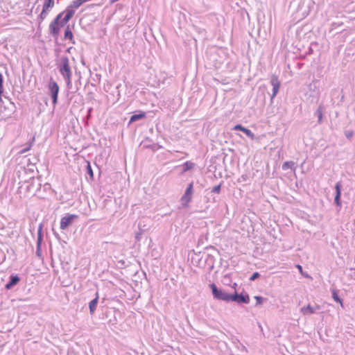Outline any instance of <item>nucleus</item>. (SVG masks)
Listing matches in <instances>:
<instances>
[{
  "instance_id": "f257e3e1",
  "label": "nucleus",
  "mask_w": 355,
  "mask_h": 355,
  "mask_svg": "<svg viewBox=\"0 0 355 355\" xmlns=\"http://www.w3.org/2000/svg\"><path fill=\"white\" fill-rule=\"evenodd\" d=\"M74 13V10L67 8L56 16L49 25V31L53 36H57L58 35L60 26H63L73 17Z\"/></svg>"
},
{
  "instance_id": "f03ea898",
  "label": "nucleus",
  "mask_w": 355,
  "mask_h": 355,
  "mask_svg": "<svg viewBox=\"0 0 355 355\" xmlns=\"http://www.w3.org/2000/svg\"><path fill=\"white\" fill-rule=\"evenodd\" d=\"M58 68L60 74L65 80L67 87L70 89L72 86L71 77L72 75L71 69L69 65V60L67 56H62L60 59V62Z\"/></svg>"
},
{
  "instance_id": "7ed1b4c3",
  "label": "nucleus",
  "mask_w": 355,
  "mask_h": 355,
  "mask_svg": "<svg viewBox=\"0 0 355 355\" xmlns=\"http://www.w3.org/2000/svg\"><path fill=\"white\" fill-rule=\"evenodd\" d=\"M209 286L211 289L212 295L215 299L225 302L230 301L231 294H228L223 290L218 288L215 284H211Z\"/></svg>"
},
{
  "instance_id": "20e7f679",
  "label": "nucleus",
  "mask_w": 355,
  "mask_h": 355,
  "mask_svg": "<svg viewBox=\"0 0 355 355\" xmlns=\"http://www.w3.org/2000/svg\"><path fill=\"white\" fill-rule=\"evenodd\" d=\"M193 193V182H192L188 185L184 193L183 194V196L181 198V202H182V205L183 207H188L189 203L191 200Z\"/></svg>"
},
{
  "instance_id": "39448f33",
  "label": "nucleus",
  "mask_w": 355,
  "mask_h": 355,
  "mask_svg": "<svg viewBox=\"0 0 355 355\" xmlns=\"http://www.w3.org/2000/svg\"><path fill=\"white\" fill-rule=\"evenodd\" d=\"M49 91L50 93V95L52 98V103L54 106L58 103V96L59 92V86L54 80L52 79L50 80L49 85H48Z\"/></svg>"
},
{
  "instance_id": "423d86ee",
  "label": "nucleus",
  "mask_w": 355,
  "mask_h": 355,
  "mask_svg": "<svg viewBox=\"0 0 355 355\" xmlns=\"http://www.w3.org/2000/svg\"><path fill=\"white\" fill-rule=\"evenodd\" d=\"M78 216L75 214H67L62 217L60 220V229L65 230L69 226L71 225L74 219L77 218Z\"/></svg>"
},
{
  "instance_id": "0eeeda50",
  "label": "nucleus",
  "mask_w": 355,
  "mask_h": 355,
  "mask_svg": "<svg viewBox=\"0 0 355 355\" xmlns=\"http://www.w3.org/2000/svg\"><path fill=\"white\" fill-rule=\"evenodd\" d=\"M230 301L236 302L239 304H248L250 302V297L248 294H238L234 293V294H231Z\"/></svg>"
},
{
  "instance_id": "6e6552de",
  "label": "nucleus",
  "mask_w": 355,
  "mask_h": 355,
  "mask_svg": "<svg viewBox=\"0 0 355 355\" xmlns=\"http://www.w3.org/2000/svg\"><path fill=\"white\" fill-rule=\"evenodd\" d=\"M43 239V235H42V224H40L37 230V250L36 254L38 257L42 256V242Z\"/></svg>"
},
{
  "instance_id": "1a4fd4ad",
  "label": "nucleus",
  "mask_w": 355,
  "mask_h": 355,
  "mask_svg": "<svg viewBox=\"0 0 355 355\" xmlns=\"http://www.w3.org/2000/svg\"><path fill=\"white\" fill-rule=\"evenodd\" d=\"M270 83L272 86V94L271 96V98L272 99L278 93L280 87V83L277 76H272L270 80Z\"/></svg>"
},
{
  "instance_id": "9d476101",
  "label": "nucleus",
  "mask_w": 355,
  "mask_h": 355,
  "mask_svg": "<svg viewBox=\"0 0 355 355\" xmlns=\"http://www.w3.org/2000/svg\"><path fill=\"white\" fill-rule=\"evenodd\" d=\"M320 309L319 306H312L310 304H308L306 306H303L300 309V313L303 315H310L316 312L317 310Z\"/></svg>"
},
{
  "instance_id": "9b49d317",
  "label": "nucleus",
  "mask_w": 355,
  "mask_h": 355,
  "mask_svg": "<svg viewBox=\"0 0 355 355\" xmlns=\"http://www.w3.org/2000/svg\"><path fill=\"white\" fill-rule=\"evenodd\" d=\"M341 184L340 182H337L335 187L336 189V196L334 198V202L337 206H341L340 201V195H341Z\"/></svg>"
},
{
  "instance_id": "f8f14e48",
  "label": "nucleus",
  "mask_w": 355,
  "mask_h": 355,
  "mask_svg": "<svg viewBox=\"0 0 355 355\" xmlns=\"http://www.w3.org/2000/svg\"><path fill=\"white\" fill-rule=\"evenodd\" d=\"M19 281L20 279L17 275H12L10 277V281L6 284L5 287L6 289L10 290L17 284Z\"/></svg>"
},
{
  "instance_id": "ddd939ff",
  "label": "nucleus",
  "mask_w": 355,
  "mask_h": 355,
  "mask_svg": "<svg viewBox=\"0 0 355 355\" xmlns=\"http://www.w3.org/2000/svg\"><path fill=\"white\" fill-rule=\"evenodd\" d=\"M234 130L242 131L251 139H254V133L250 130L242 126L241 125L239 124V125H235L234 128Z\"/></svg>"
},
{
  "instance_id": "4468645a",
  "label": "nucleus",
  "mask_w": 355,
  "mask_h": 355,
  "mask_svg": "<svg viewBox=\"0 0 355 355\" xmlns=\"http://www.w3.org/2000/svg\"><path fill=\"white\" fill-rule=\"evenodd\" d=\"M98 302V293H96V297L93 299L89 304V312L93 314L96 309V306Z\"/></svg>"
},
{
  "instance_id": "2eb2a0df",
  "label": "nucleus",
  "mask_w": 355,
  "mask_h": 355,
  "mask_svg": "<svg viewBox=\"0 0 355 355\" xmlns=\"http://www.w3.org/2000/svg\"><path fill=\"white\" fill-rule=\"evenodd\" d=\"M146 117V113L140 112L139 114H133L130 119V123H133Z\"/></svg>"
},
{
  "instance_id": "dca6fc26",
  "label": "nucleus",
  "mask_w": 355,
  "mask_h": 355,
  "mask_svg": "<svg viewBox=\"0 0 355 355\" xmlns=\"http://www.w3.org/2000/svg\"><path fill=\"white\" fill-rule=\"evenodd\" d=\"M288 168L291 169L293 171H295L296 168L295 167V163L293 162H286L282 164L283 170L286 171Z\"/></svg>"
},
{
  "instance_id": "f3484780",
  "label": "nucleus",
  "mask_w": 355,
  "mask_h": 355,
  "mask_svg": "<svg viewBox=\"0 0 355 355\" xmlns=\"http://www.w3.org/2000/svg\"><path fill=\"white\" fill-rule=\"evenodd\" d=\"M195 166V164L190 162V161H187L184 164H183V171L184 172H186L187 171H189L191 169H192Z\"/></svg>"
},
{
  "instance_id": "a211bd4d",
  "label": "nucleus",
  "mask_w": 355,
  "mask_h": 355,
  "mask_svg": "<svg viewBox=\"0 0 355 355\" xmlns=\"http://www.w3.org/2000/svg\"><path fill=\"white\" fill-rule=\"evenodd\" d=\"M54 6V0H44L43 8L49 10Z\"/></svg>"
},
{
  "instance_id": "6ab92c4d",
  "label": "nucleus",
  "mask_w": 355,
  "mask_h": 355,
  "mask_svg": "<svg viewBox=\"0 0 355 355\" xmlns=\"http://www.w3.org/2000/svg\"><path fill=\"white\" fill-rule=\"evenodd\" d=\"M73 38V33L68 26L64 31V39L71 40Z\"/></svg>"
},
{
  "instance_id": "aec40b11",
  "label": "nucleus",
  "mask_w": 355,
  "mask_h": 355,
  "mask_svg": "<svg viewBox=\"0 0 355 355\" xmlns=\"http://www.w3.org/2000/svg\"><path fill=\"white\" fill-rule=\"evenodd\" d=\"M85 2H86V0H74L71 3V7L78 8Z\"/></svg>"
},
{
  "instance_id": "412c9836",
  "label": "nucleus",
  "mask_w": 355,
  "mask_h": 355,
  "mask_svg": "<svg viewBox=\"0 0 355 355\" xmlns=\"http://www.w3.org/2000/svg\"><path fill=\"white\" fill-rule=\"evenodd\" d=\"M332 297L336 302H339L341 306H343L341 299L338 295L337 291L334 289L332 291Z\"/></svg>"
},
{
  "instance_id": "4be33fe9",
  "label": "nucleus",
  "mask_w": 355,
  "mask_h": 355,
  "mask_svg": "<svg viewBox=\"0 0 355 355\" xmlns=\"http://www.w3.org/2000/svg\"><path fill=\"white\" fill-rule=\"evenodd\" d=\"M315 115L318 118V123H320L322 119V110L321 106H319L317 110L315 111Z\"/></svg>"
},
{
  "instance_id": "5701e85b",
  "label": "nucleus",
  "mask_w": 355,
  "mask_h": 355,
  "mask_svg": "<svg viewBox=\"0 0 355 355\" xmlns=\"http://www.w3.org/2000/svg\"><path fill=\"white\" fill-rule=\"evenodd\" d=\"M3 78L1 73H0V103L2 102L1 95L3 92Z\"/></svg>"
},
{
  "instance_id": "b1692460",
  "label": "nucleus",
  "mask_w": 355,
  "mask_h": 355,
  "mask_svg": "<svg viewBox=\"0 0 355 355\" xmlns=\"http://www.w3.org/2000/svg\"><path fill=\"white\" fill-rule=\"evenodd\" d=\"M87 173L92 179L94 178V173L90 164L88 162L87 165Z\"/></svg>"
},
{
  "instance_id": "393cba45",
  "label": "nucleus",
  "mask_w": 355,
  "mask_h": 355,
  "mask_svg": "<svg viewBox=\"0 0 355 355\" xmlns=\"http://www.w3.org/2000/svg\"><path fill=\"white\" fill-rule=\"evenodd\" d=\"M254 299L257 301L256 305H259L263 303L264 301L266 300V299L261 297V296H255Z\"/></svg>"
},
{
  "instance_id": "a878e982",
  "label": "nucleus",
  "mask_w": 355,
  "mask_h": 355,
  "mask_svg": "<svg viewBox=\"0 0 355 355\" xmlns=\"http://www.w3.org/2000/svg\"><path fill=\"white\" fill-rule=\"evenodd\" d=\"M48 11L49 10L44 8L42 9V12L40 15V18L41 19V20H44L47 17Z\"/></svg>"
},
{
  "instance_id": "bb28decb",
  "label": "nucleus",
  "mask_w": 355,
  "mask_h": 355,
  "mask_svg": "<svg viewBox=\"0 0 355 355\" xmlns=\"http://www.w3.org/2000/svg\"><path fill=\"white\" fill-rule=\"evenodd\" d=\"M220 191V185H217V186H215L214 187H213L212 190H211V192L213 193H219Z\"/></svg>"
},
{
  "instance_id": "cd10ccee",
  "label": "nucleus",
  "mask_w": 355,
  "mask_h": 355,
  "mask_svg": "<svg viewBox=\"0 0 355 355\" xmlns=\"http://www.w3.org/2000/svg\"><path fill=\"white\" fill-rule=\"evenodd\" d=\"M259 273L256 272L252 274V275L250 277V280L254 281L257 278L259 277Z\"/></svg>"
},
{
  "instance_id": "c85d7f7f",
  "label": "nucleus",
  "mask_w": 355,
  "mask_h": 355,
  "mask_svg": "<svg viewBox=\"0 0 355 355\" xmlns=\"http://www.w3.org/2000/svg\"><path fill=\"white\" fill-rule=\"evenodd\" d=\"M32 146V143H31L30 144H28V146L24 148H23L21 150V153H24L26 152H27L28 150H29L31 149Z\"/></svg>"
},
{
  "instance_id": "c756f323",
  "label": "nucleus",
  "mask_w": 355,
  "mask_h": 355,
  "mask_svg": "<svg viewBox=\"0 0 355 355\" xmlns=\"http://www.w3.org/2000/svg\"><path fill=\"white\" fill-rule=\"evenodd\" d=\"M352 135H353V132H352V131H348V132H345V136L348 139H350L352 137Z\"/></svg>"
},
{
  "instance_id": "7c9ffc66",
  "label": "nucleus",
  "mask_w": 355,
  "mask_h": 355,
  "mask_svg": "<svg viewBox=\"0 0 355 355\" xmlns=\"http://www.w3.org/2000/svg\"><path fill=\"white\" fill-rule=\"evenodd\" d=\"M297 267L299 268L300 271L301 272H302V266H300V265H297Z\"/></svg>"
},
{
  "instance_id": "2f4dec72",
  "label": "nucleus",
  "mask_w": 355,
  "mask_h": 355,
  "mask_svg": "<svg viewBox=\"0 0 355 355\" xmlns=\"http://www.w3.org/2000/svg\"><path fill=\"white\" fill-rule=\"evenodd\" d=\"M318 98H319V97H318V95L313 97V98H314L316 101L318 100Z\"/></svg>"
},
{
  "instance_id": "473e14b6",
  "label": "nucleus",
  "mask_w": 355,
  "mask_h": 355,
  "mask_svg": "<svg viewBox=\"0 0 355 355\" xmlns=\"http://www.w3.org/2000/svg\"><path fill=\"white\" fill-rule=\"evenodd\" d=\"M54 235H55L57 238H58V234H57V233H55H55H54Z\"/></svg>"
}]
</instances>
